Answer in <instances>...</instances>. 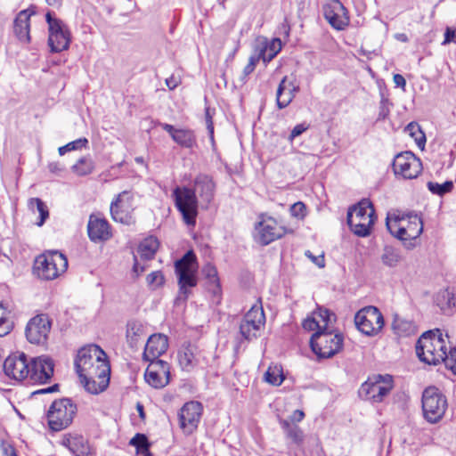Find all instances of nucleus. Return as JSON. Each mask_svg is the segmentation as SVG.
Listing matches in <instances>:
<instances>
[{"mask_svg":"<svg viewBox=\"0 0 456 456\" xmlns=\"http://www.w3.org/2000/svg\"><path fill=\"white\" fill-rule=\"evenodd\" d=\"M75 368L89 393L98 394L108 387L110 367L107 354L99 346L91 344L82 347L75 360Z\"/></svg>","mask_w":456,"mask_h":456,"instance_id":"obj_1","label":"nucleus"},{"mask_svg":"<svg viewBox=\"0 0 456 456\" xmlns=\"http://www.w3.org/2000/svg\"><path fill=\"white\" fill-rule=\"evenodd\" d=\"M199 265L197 256L192 250L187 251L180 259L175 263V273L177 277L179 287L178 295L175 303L186 302L191 295V289L197 286V273Z\"/></svg>","mask_w":456,"mask_h":456,"instance_id":"obj_2","label":"nucleus"},{"mask_svg":"<svg viewBox=\"0 0 456 456\" xmlns=\"http://www.w3.org/2000/svg\"><path fill=\"white\" fill-rule=\"evenodd\" d=\"M375 220V209L368 199L362 200L357 205L348 209L347 224L351 231L359 237H366L370 234Z\"/></svg>","mask_w":456,"mask_h":456,"instance_id":"obj_3","label":"nucleus"},{"mask_svg":"<svg viewBox=\"0 0 456 456\" xmlns=\"http://www.w3.org/2000/svg\"><path fill=\"white\" fill-rule=\"evenodd\" d=\"M416 354L421 362L436 365L446 358L445 341L432 330L426 331L417 341Z\"/></svg>","mask_w":456,"mask_h":456,"instance_id":"obj_4","label":"nucleus"},{"mask_svg":"<svg viewBox=\"0 0 456 456\" xmlns=\"http://www.w3.org/2000/svg\"><path fill=\"white\" fill-rule=\"evenodd\" d=\"M344 337L331 329L315 331L310 338L312 351L319 358H331L343 347Z\"/></svg>","mask_w":456,"mask_h":456,"instance_id":"obj_5","label":"nucleus"},{"mask_svg":"<svg viewBox=\"0 0 456 456\" xmlns=\"http://www.w3.org/2000/svg\"><path fill=\"white\" fill-rule=\"evenodd\" d=\"M67 268L68 259L59 251L42 254L35 260L34 270L37 276L43 280H54L66 272Z\"/></svg>","mask_w":456,"mask_h":456,"instance_id":"obj_6","label":"nucleus"},{"mask_svg":"<svg viewBox=\"0 0 456 456\" xmlns=\"http://www.w3.org/2000/svg\"><path fill=\"white\" fill-rule=\"evenodd\" d=\"M77 411V405L69 398L53 402L46 414L50 429L57 432L67 428L72 423Z\"/></svg>","mask_w":456,"mask_h":456,"instance_id":"obj_7","label":"nucleus"},{"mask_svg":"<svg viewBox=\"0 0 456 456\" xmlns=\"http://www.w3.org/2000/svg\"><path fill=\"white\" fill-rule=\"evenodd\" d=\"M175 205L188 226H195L198 216L199 200L191 188L176 187L173 191Z\"/></svg>","mask_w":456,"mask_h":456,"instance_id":"obj_8","label":"nucleus"},{"mask_svg":"<svg viewBox=\"0 0 456 456\" xmlns=\"http://www.w3.org/2000/svg\"><path fill=\"white\" fill-rule=\"evenodd\" d=\"M394 387L393 377L389 374H376L362 384L359 395L363 400L380 403Z\"/></svg>","mask_w":456,"mask_h":456,"instance_id":"obj_9","label":"nucleus"},{"mask_svg":"<svg viewBox=\"0 0 456 456\" xmlns=\"http://www.w3.org/2000/svg\"><path fill=\"white\" fill-rule=\"evenodd\" d=\"M448 407L447 399L438 388L429 387L422 394V409L425 419L430 423L442 419Z\"/></svg>","mask_w":456,"mask_h":456,"instance_id":"obj_10","label":"nucleus"},{"mask_svg":"<svg viewBox=\"0 0 456 456\" xmlns=\"http://www.w3.org/2000/svg\"><path fill=\"white\" fill-rule=\"evenodd\" d=\"M134 193L132 191H123L118 193L111 201L110 210L111 218L122 224L130 225L134 224Z\"/></svg>","mask_w":456,"mask_h":456,"instance_id":"obj_11","label":"nucleus"},{"mask_svg":"<svg viewBox=\"0 0 456 456\" xmlns=\"http://www.w3.org/2000/svg\"><path fill=\"white\" fill-rule=\"evenodd\" d=\"M357 329L367 336H375L384 327V317L378 307L369 305L359 310L354 315Z\"/></svg>","mask_w":456,"mask_h":456,"instance_id":"obj_12","label":"nucleus"},{"mask_svg":"<svg viewBox=\"0 0 456 456\" xmlns=\"http://www.w3.org/2000/svg\"><path fill=\"white\" fill-rule=\"evenodd\" d=\"M53 321L46 314L32 317L27 323L25 335L28 341L35 345H45L48 339Z\"/></svg>","mask_w":456,"mask_h":456,"instance_id":"obj_13","label":"nucleus"},{"mask_svg":"<svg viewBox=\"0 0 456 456\" xmlns=\"http://www.w3.org/2000/svg\"><path fill=\"white\" fill-rule=\"evenodd\" d=\"M259 218V222L255 225L254 236L255 240L260 245L266 246L286 233L285 228L278 224L274 218L265 215H261Z\"/></svg>","mask_w":456,"mask_h":456,"instance_id":"obj_14","label":"nucleus"},{"mask_svg":"<svg viewBox=\"0 0 456 456\" xmlns=\"http://www.w3.org/2000/svg\"><path fill=\"white\" fill-rule=\"evenodd\" d=\"M45 20L49 27L48 45L53 53L66 50L70 42L69 32L64 27L61 20L54 18L52 12L45 14Z\"/></svg>","mask_w":456,"mask_h":456,"instance_id":"obj_15","label":"nucleus"},{"mask_svg":"<svg viewBox=\"0 0 456 456\" xmlns=\"http://www.w3.org/2000/svg\"><path fill=\"white\" fill-rule=\"evenodd\" d=\"M393 170L395 175H401L404 179H413L420 174L422 163L411 151H404L395 157Z\"/></svg>","mask_w":456,"mask_h":456,"instance_id":"obj_16","label":"nucleus"},{"mask_svg":"<svg viewBox=\"0 0 456 456\" xmlns=\"http://www.w3.org/2000/svg\"><path fill=\"white\" fill-rule=\"evenodd\" d=\"M145 370V381L153 388L161 389L170 382V367L163 360H150Z\"/></svg>","mask_w":456,"mask_h":456,"instance_id":"obj_17","label":"nucleus"},{"mask_svg":"<svg viewBox=\"0 0 456 456\" xmlns=\"http://www.w3.org/2000/svg\"><path fill=\"white\" fill-rule=\"evenodd\" d=\"M6 376L15 380H23L29 374V361L26 354L17 352L9 355L4 362Z\"/></svg>","mask_w":456,"mask_h":456,"instance_id":"obj_18","label":"nucleus"},{"mask_svg":"<svg viewBox=\"0 0 456 456\" xmlns=\"http://www.w3.org/2000/svg\"><path fill=\"white\" fill-rule=\"evenodd\" d=\"M323 15L336 29L342 30L349 24L346 8L338 0H330L323 5Z\"/></svg>","mask_w":456,"mask_h":456,"instance_id":"obj_19","label":"nucleus"},{"mask_svg":"<svg viewBox=\"0 0 456 456\" xmlns=\"http://www.w3.org/2000/svg\"><path fill=\"white\" fill-rule=\"evenodd\" d=\"M53 362L46 356H39L29 361L30 381L35 383H46L53 375Z\"/></svg>","mask_w":456,"mask_h":456,"instance_id":"obj_20","label":"nucleus"},{"mask_svg":"<svg viewBox=\"0 0 456 456\" xmlns=\"http://www.w3.org/2000/svg\"><path fill=\"white\" fill-rule=\"evenodd\" d=\"M202 404L200 402L186 403L179 413V420L183 428H188L190 431L197 428L202 414Z\"/></svg>","mask_w":456,"mask_h":456,"instance_id":"obj_21","label":"nucleus"},{"mask_svg":"<svg viewBox=\"0 0 456 456\" xmlns=\"http://www.w3.org/2000/svg\"><path fill=\"white\" fill-rule=\"evenodd\" d=\"M191 189L195 191L197 198H200L202 206L208 208L214 199L215 183L212 178L207 175H198Z\"/></svg>","mask_w":456,"mask_h":456,"instance_id":"obj_22","label":"nucleus"},{"mask_svg":"<svg viewBox=\"0 0 456 456\" xmlns=\"http://www.w3.org/2000/svg\"><path fill=\"white\" fill-rule=\"evenodd\" d=\"M282 48L281 40L278 37L267 38L258 37L253 43L254 55L252 57H276Z\"/></svg>","mask_w":456,"mask_h":456,"instance_id":"obj_23","label":"nucleus"},{"mask_svg":"<svg viewBox=\"0 0 456 456\" xmlns=\"http://www.w3.org/2000/svg\"><path fill=\"white\" fill-rule=\"evenodd\" d=\"M167 347L168 338L166 335L153 334L147 340L142 358L144 361L159 360V357L166 353Z\"/></svg>","mask_w":456,"mask_h":456,"instance_id":"obj_24","label":"nucleus"},{"mask_svg":"<svg viewBox=\"0 0 456 456\" xmlns=\"http://www.w3.org/2000/svg\"><path fill=\"white\" fill-rule=\"evenodd\" d=\"M87 232L92 241H103L111 237L110 226L104 218L91 216L87 224Z\"/></svg>","mask_w":456,"mask_h":456,"instance_id":"obj_25","label":"nucleus"},{"mask_svg":"<svg viewBox=\"0 0 456 456\" xmlns=\"http://www.w3.org/2000/svg\"><path fill=\"white\" fill-rule=\"evenodd\" d=\"M198 347L191 344L183 345L177 353L179 364L183 370L191 371L199 364Z\"/></svg>","mask_w":456,"mask_h":456,"instance_id":"obj_26","label":"nucleus"},{"mask_svg":"<svg viewBox=\"0 0 456 456\" xmlns=\"http://www.w3.org/2000/svg\"><path fill=\"white\" fill-rule=\"evenodd\" d=\"M299 87L291 82H287V77H284L279 84L276 92V103L280 110L286 108L294 99Z\"/></svg>","mask_w":456,"mask_h":456,"instance_id":"obj_27","label":"nucleus"},{"mask_svg":"<svg viewBox=\"0 0 456 456\" xmlns=\"http://www.w3.org/2000/svg\"><path fill=\"white\" fill-rule=\"evenodd\" d=\"M35 12L29 9L20 11L14 20L13 31L17 38L22 43L30 41L29 19Z\"/></svg>","mask_w":456,"mask_h":456,"instance_id":"obj_28","label":"nucleus"},{"mask_svg":"<svg viewBox=\"0 0 456 456\" xmlns=\"http://www.w3.org/2000/svg\"><path fill=\"white\" fill-rule=\"evenodd\" d=\"M145 335L144 326L139 321H130L126 326V339L131 348H137L141 338Z\"/></svg>","mask_w":456,"mask_h":456,"instance_id":"obj_29","label":"nucleus"},{"mask_svg":"<svg viewBox=\"0 0 456 456\" xmlns=\"http://www.w3.org/2000/svg\"><path fill=\"white\" fill-rule=\"evenodd\" d=\"M403 260V256L399 248L389 245L384 247L380 255V261L385 266L395 268Z\"/></svg>","mask_w":456,"mask_h":456,"instance_id":"obj_30","label":"nucleus"},{"mask_svg":"<svg viewBox=\"0 0 456 456\" xmlns=\"http://www.w3.org/2000/svg\"><path fill=\"white\" fill-rule=\"evenodd\" d=\"M158 248L159 240L154 237H149L140 243L137 253L142 259L151 260L154 257Z\"/></svg>","mask_w":456,"mask_h":456,"instance_id":"obj_31","label":"nucleus"},{"mask_svg":"<svg viewBox=\"0 0 456 456\" xmlns=\"http://www.w3.org/2000/svg\"><path fill=\"white\" fill-rule=\"evenodd\" d=\"M173 140L183 148L191 149L197 145L194 132L190 129H178L173 136Z\"/></svg>","mask_w":456,"mask_h":456,"instance_id":"obj_32","label":"nucleus"},{"mask_svg":"<svg viewBox=\"0 0 456 456\" xmlns=\"http://www.w3.org/2000/svg\"><path fill=\"white\" fill-rule=\"evenodd\" d=\"M281 426L286 434V436L289 438L293 443L299 444L303 442L304 434L302 429L297 425L290 423L289 419H281Z\"/></svg>","mask_w":456,"mask_h":456,"instance_id":"obj_33","label":"nucleus"},{"mask_svg":"<svg viewBox=\"0 0 456 456\" xmlns=\"http://www.w3.org/2000/svg\"><path fill=\"white\" fill-rule=\"evenodd\" d=\"M392 329L398 336L407 337L414 333L415 325L412 322L395 315L392 323Z\"/></svg>","mask_w":456,"mask_h":456,"instance_id":"obj_34","label":"nucleus"},{"mask_svg":"<svg viewBox=\"0 0 456 456\" xmlns=\"http://www.w3.org/2000/svg\"><path fill=\"white\" fill-rule=\"evenodd\" d=\"M436 302L444 314H449L455 305L454 295L449 289H444L438 293Z\"/></svg>","mask_w":456,"mask_h":456,"instance_id":"obj_35","label":"nucleus"},{"mask_svg":"<svg viewBox=\"0 0 456 456\" xmlns=\"http://www.w3.org/2000/svg\"><path fill=\"white\" fill-rule=\"evenodd\" d=\"M94 169V163L90 157H82L71 167L74 174L79 176L90 175Z\"/></svg>","mask_w":456,"mask_h":456,"instance_id":"obj_36","label":"nucleus"},{"mask_svg":"<svg viewBox=\"0 0 456 456\" xmlns=\"http://www.w3.org/2000/svg\"><path fill=\"white\" fill-rule=\"evenodd\" d=\"M405 131H407L411 137L414 139L418 147L420 150H424L426 144V135L421 130L420 126L415 122H411L406 126Z\"/></svg>","mask_w":456,"mask_h":456,"instance_id":"obj_37","label":"nucleus"},{"mask_svg":"<svg viewBox=\"0 0 456 456\" xmlns=\"http://www.w3.org/2000/svg\"><path fill=\"white\" fill-rule=\"evenodd\" d=\"M242 320L248 321L251 323L264 325L265 317L262 305H258L256 304L252 305Z\"/></svg>","mask_w":456,"mask_h":456,"instance_id":"obj_38","label":"nucleus"},{"mask_svg":"<svg viewBox=\"0 0 456 456\" xmlns=\"http://www.w3.org/2000/svg\"><path fill=\"white\" fill-rule=\"evenodd\" d=\"M29 208L34 209L35 208L39 213V221L37 222L38 226H42L45 220L49 217V211L45 202L39 198H32L28 202Z\"/></svg>","mask_w":456,"mask_h":456,"instance_id":"obj_39","label":"nucleus"},{"mask_svg":"<svg viewBox=\"0 0 456 456\" xmlns=\"http://www.w3.org/2000/svg\"><path fill=\"white\" fill-rule=\"evenodd\" d=\"M261 326V324H255L248 321L241 320L240 324V332L245 339L251 340L257 337Z\"/></svg>","mask_w":456,"mask_h":456,"instance_id":"obj_40","label":"nucleus"},{"mask_svg":"<svg viewBox=\"0 0 456 456\" xmlns=\"http://www.w3.org/2000/svg\"><path fill=\"white\" fill-rule=\"evenodd\" d=\"M265 380L273 386H280L284 380L282 370L277 366H270L265 373Z\"/></svg>","mask_w":456,"mask_h":456,"instance_id":"obj_41","label":"nucleus"},{"mask_svg":"<svg viewBox=\"0 0 456 456\" xmlns=\"http://www.w3.org/2000/svg\"><path fill=\"white\" fill-rule=\"evenodd\" d=\"M408 238L410 240L417 239L423 232V223L420 217L414 216L407 225Z\"/></svg>","mask_w":456,"mask_h":456,"instance_id":"obj_42","label":"nucleus"},{"mask_svg":"<svg viewBox=\"0 0 456 456\" xmlns=\"http://www.w3.org/2000/svg\"><path fill=\"white\" fill-rule=\"evenodd\" d=\"M398 220L395 219L393 223H390L388 218H387V228L390 232L392 235L396 237L401 240H410L408 238V230L407 227L399 226Z\"/></svg>","mask_w":456,"mask_h":456,"instance_id":"obj_43","label":"nucleus"},{"mask_svg":"<svg viewBox=\"0 0 456 456\" xmlns=\"http://www.w3.org/2000/svg\"><path fill=\"white\" fill-rule=\"evenodd\" d=\"M427 186L433 194L443 196L453 189V183L452 181H445L444 183L428 182Z\"/></svg>","mask_w":456,"mask_h":456,"instance_id":"obj_44","label":"nucleus"},{"mask_svg":"<svg viewBox=\"0 0 456 456\" xmlns=\"http://www.w3.org/2000/svg\"><path fill=\"white\" fill-rule=\"evenodd\" d=\"M130 445H133L136 449L137 454H139L142 451H147L150 449L151 443L146 435L137 433L129 442Z\"/></svg>","mask_w":456,"mask_h":456,"instance_id":"obj_45","label":"nucleus"},{"mask_svg":"<svg viewBox=\"0 0 456 456\" xmlns=\"http://www.w3.org/2000/svg\"><path fill=\"white\" fill-rule=\"evenodd\" d=\"M6 309L0 305V337H4L12 330V322L8 317Z\"/></svg>","mask_w":456,"mask_h":456,"instance_id":"obj_46","label":"nucleus"},{"mask_svg":"<svg viewBox=\"0 0 456 456\" xmlns=\"http://www.w3.org/2000/svg\"><path fill=\"white\" fill-rule=\"evenodd\" d=\"M314 315L318 319H320V322H322L323 330L330 329L329 327L330 323L332 322V321H335V314L331 313L330 310L326 308H321L319 307L314 313Z\"/></svg>","mask_w":456,"mask_h":456,"instance_id":"obj_47","label":"nucleus"},{"mask_svg":"<svg viewBox=\"0 0 456 456\" xmlns=\"http://www.w3.org/2000/svg\"><path fill=\"white\" fill-rule=\"evenodd\" d=\"M69 452L75 456L84 455L86 452V442L81 436H73Z\"/></svg>","mask_w":456,"mask_h":456,"instance_id":"obj_48","label":"nucleus"},{"mask_svg":"<svg viewBox=\"0 0 456 456\" xmlns=\"http://www.w3.org/2000/svg\"><path fill=\"white\" fill-rule=\"evenodd\" d=\"M202 273L209 283L219 286V278L216 266L211 263H208L202 268Z\"/></svg>","mask_w":456,"mask_h":456,"instance_id":"obj_49","label":"nucleus"},{"mask_svg":"<svg viewBox=\"0 0 456 456\" xmlns=\"http://www.w3.org/2000/svg\"><path fill=\"white\" fill-rule=\"evenodd\" d=\"M87 143H88V141L86 138H79L77 140H75L73 142L67 143L64 146L60 147L58 149V151H59L60 155H64L68 151L86 147L87 145Z\"/></svg>","mask_w":456,"mask_h":456,"instance_id":"obj_50","label":"nucleus"},{"mask_svg":"<svg viewBox=\"0 0 456 456\" xmlns=\"http://www.w3.org/2000/svg\"><path fill=\"white\" fill-rule=\"evenodd\" d=\"M260 59H249L248 63L244 67L242 73L239 77L240 85L246 84L248 77L255 70Z\"/></svg>","mask_w":456,"mask_h":456,"instance_id":"obj_51","label":"nucleus"},{"mask_svg":"<svg viewBox=\"0 0 456 456\" xmlns=\"http://www.w3.org/2000/svg\"><path fill=\"white\" fill-rule=\"evenodd\" d=\"M303 328L305 330H323L320 321L314 315L313 317H307L302 323Z\"/></svg>","mask_w":456,"mask_h":456,"instance_id":"obj_52","label":"nucleus"},{"mask_svg":"<svg viewBox=\"0 0 456 456\" xmlns=\"http://www.w3.org/2000/svg\"><path fill=\"white\" fill-rule=\"evenodd\" d=\"M444 362L456 375V347L451 348Z\"/></svg>","mask_w":456,"mask_h":456,"instance_id":"obj_53","label":"nucleus"},{"mask_svg":"<svg viewBox=\"0 0 456 456\" xmlns=\"http://www.w3.org/2000/svg\"><path fill=\"white\" fill-rule=\"evenodd\" d=\"M147 282L155 288L161 286L164 282V276L160 272H152L147 275Z\"/></svg>","mask_w":456,"mask_h":456,"instance_id":"obj_54","label":"nucleus"},{"mask_svg":"<svg viewBox=\"0 0 456 456\" xmlns=\"http://www.w3.org/2000/svg\"><path fill=\"white\" fill-rule=\"evenodd\" d=\"M290 212L293 216L303 218L305 215V205L298 201L291 206Z\"/></svg>","mask_w":456,"mask_h":456,"instance_id":"obj_55","label":"nucleus"},{"mask_svg":"<svg viewBox=\"0 0 456 456\" xmlns=\"http://www.w3.org/2000/svg\"><path fill=\"white\" fill-rule=\"evenodd\" d=\"M205 119L210 139L214 141V124L212 120V115L210 114V109L208 107L205 110Z\"/></svg>","mask_w":456,"mask_h":456,"instance_id":"obj_56","label":"nucleus"},{"mask_svg":"<svg viewBox=\"0 0 456 456\" xmlns=\"http://www.w3.org/2000/svg\"><path fill=\"white\" fill-rule=\"evenodd\" d=\"M305 255L312 260V262L316 265L318 267L322 268L325 266L324 256L320 255L318 256H314V254L310 250H306Z\"/></svg>","mask_w":456,"mask_h":456,"instance_id":"obj_57","label":"nucleus"},{"mask_svg":"<svg viewBox=\"0 0 456 456\" xmlns=\"http://www.w3.org/2000/svg\"><path fill=\"white\" fill-rule=\"evenodd\" d=\"M308 128V126L305 125V123H302V124H298L292 130H291V133L289 136V139L290 141H292L293 139H295L296 137L299 136L300 134H302L305 131H306Z\"/></svg>","mask_w":456,"mask_h":456,"instance_id":"obj_58","label":"nucleus"},{"mask_svg":"<svg viewBox=\"0 0 456 456\" xmlns=\"http://www.w3.org/2000/svg\"><path fill=\"white\" fill-rule=\"evenodd\" d=\"M456 41V28H447L444 33V45L450 44Z\"/></svg>","mask_w":456,"mask_h":456,"instance_id":"obj_59","label":"nucleus"},{"mask_svg":"<svg viewBox=\"0 0 456 456\" xmlns=\"http://www.w3.org/2000/svg\"><path fill=\"white\" fill-rule=\"evenodd\" d=\"M305 417V413L303 411L301 410H296L293 411V413L291 414L290 416V423H295V422H300L303 420Z\"/></svg>","mask_w":456,"mask_h":456,"instance_id":"obj_60","label":"nucleus"},{"mask_svg":"<svg viewBox=\"0 0 456 456\" xmlns=\"http://www.w3.org/2000/svg\"><path fill=\"white\" fill-rule=\"evenodd\" d=\"M393 80L395 86L398 87L404 88L406 86L405 78L400 74H395L393 77Z\"/></svg>","mask_w":456,"mask_h":456,"instance_id":"obj_61","label":"nucleus"},{"mask_svg":"<svg viewBox=\"0 0 456 456\" xmlns=\"http://www.w3.org/2000/svg\"><path fill=\"white\" fill-rule=\"evenodd\" d=\"M73 436L70 434H67L63 436V438L61 441V444L66 448L69 449V451L71 448V442H72Z\"/></svg>","mask_w":456,"mask_h":456,"instance_id":"obj_62","label":"nucleus"},{"mask_svg":"<svg viewBox=\"0 0 456 456\" xmlns=\"http://www.w3.org/2000/svg\"><path fill=\"white\" fill-rule=\"evenodd\" d=\"M48 169L51 173L57 174L63 170V167L59 162H52L48 165Z\"/></svg>","mask_w":456,"mask_h":456,"instance_id":"obj_63","label":"nucleus"},{"mask_svg":"<svg viewBox=\"0 0 456 456\" xmlns=\"http://www.w3.org/2000/svg\"><path fill=\"white\" fill-rule=\"evenodd\" d=\"M178 83L179 81L174 76L166 78V85L171 90L175 89L178 86Z\"/></svg>","mask_w":456,"mask_h":456,"instance_id":"obj_64","label":"nucleus"}]
</instances>
